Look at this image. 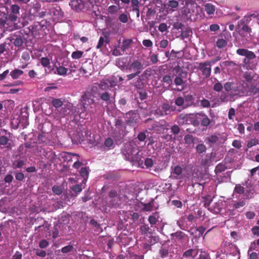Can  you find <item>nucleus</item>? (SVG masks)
<instances>
[{"mask_svg": "<svg viewBox=\"0 0 259 259\" xmlns=\"http://www.w3.org/2000/svg\"><path fill=\"white\" fill-rule=\"evenodd\" d=\"M196 149L197 152L199 154L204 152L206 150V146L203 144H198L196 146Z\"/></svg>", "mask_w": 259, "mask_h": 259, "instance_id": "obj_38", "label": "nucleus"}, {"mask_svg": "<svg viewBox=\"0 0 259 259\" xmlns=\"http://www.w3.org/2000/svg\"><path fill=\"white\" fill-rule=\"evenodd\" d=\"M194 98L192 95L188 94L184 97H179V107L186 108L192 105Z\"/></svg>", "mask_w": 259, "mask_h": 259, "instance_id": "obj_12", "label": "nucleus"}, {"mask_svg": "<svg viewBox=\"0 0 259 259\" xmlns=\"http://www.w3.org/2000/svg\"><path fill=\"white\" fill-rule=\"evenodd\" d=\"M198 253V249H190L186 251L184 254L183 256L181 259H184V257H195Z\"/></svg>", "mask_w": 259, "mask_h": 259, "instance_id": "obj_18", "label": "nucleus"}, {"mask_svg": "<svg viewBox=\"0 0 259 259\" xmlns=\"http://www.w3.org/2000/svg\"><path fill=\"white\" fill-rule=\"evenodd\" d=\"M211 61L206 60L198 63V69L201 72L202 75L206 78L210 77L211 72Z\"/></svg>", "mask_w": 259, "mask_h": 259, "instance_id": "obj_8", "label": "nucleus"}, {"mask_svg": "<svg viewBox=\"0 0 259 259\" xmlns=\"http://www.w3.org/2000/svg\"><path fill=\"white\" fill-rule=\"evenodd\" d=\"M52 104L55 107L59 108L62 105L63 103L61 100L55 99L53 100Z\"/></svg>", "mask_w": 259, "mask_h": 259, "instance_id": "obj_45", "label": "nucleus"}, {"mask_svg": "<svg viewBox=\"0 0 259 259\" xmlns=\"http://www.w3.org/2000/svg\"><path fill=\"white\" fill-rule=\"evenodd\" d=\"M40 63L45 67H48L50 64V60L47 57H42L40 59Z\"/></svg>", "mask_w": 259, "mask_h": 259, "instance_id": "obj_42", "label": "nucleus"}, {"mask_svg": "<svg viewBox=\"0 0 259 259\" xmlns=\"http://www.w3.org/2000/svg\"><path fill=\"white\" fill-rule=\"evenodd\" d=\"M111 90L109 88L107 82L105 81H101L100 83H95L92 88V92L93 96L96 97V95L100 96V98L105 101H108L112 96L110 93ZM115 92H114L113 96H114Z\"/></svg>", "mask_w": 259, "mask_h": 259, "instance_id": "obj_2", "label": "nucleus"}, {"mask_svg": "<svg viewBox=\"0 0 259 259\" xmlns=\"http://www.w3.org/2000/svg\"><path fill=\"white\" fill-rule=\"evenodd\" d=\"M223 89V86L220 82H217L213 85V89L218 92H221Z\"/></svg>", "mask_w": 259, "mask_h": 259, "instance_id": "obj_43", "label": "nucleus"}, {"mask_svg": "<svg viewBox=\"0 0 259 259\" xmlns=\"http://www.w3.org/2000/svg\"><path fill=\"white\" fill-rule=\"evenodd\" d=\"M199 259H210V257L208 253L201 250Z\"/></svg>", "mask_w": 259, "mask_h": 259, "instance_id": "obj_51", "label": "nucleus"}, {"mask_svg": "<svg viewBox=\"0 0 259 259\" xmlns=\"http://www.w3.org/2000/svg\"><path fill=\"white\" fill-rule=\"evenodd\" d=\"M182 2L183 5L181 7V18L184 21L196 19V13L195 10L197 8L196 3H192L188 0H179V3Z\"/></svg>", "mask_w": 259, "mask_h": 259, "instance_id": "obj_3", "label": "nucleus"}, {"mask_svg": "<svg viewBox=\"0 0 259 259\" xmlns=\"http://www.w3.org/2000/svg\"><path fill=\"white\" fill-rule=\"evenodd\" d=\"M11 138V134L4 129H0V145L8 146Z\"/></svg>", "mask_w": 259, "mask_h": 259, "instance_id": "obj_13", "label": "nucleus"}, {"mask_svg": "<svg viewBox=\"0 0 259 259\" xmlns=\"http://www.w3.org/2000/svg\"><path fill=\"white\" fill-rule=\"evenodd\" d=\"M23 43V41L21 37L16 38L14 41V44L16 47L21 46L22 45Z\"/></svg>", "mask_w": 259, "mask_h": 259, "instance_id": "obj_61", "label": "nucleus"}, {"mask_svg": "<svg viewBox=\"0 0 259 259\" xmlns=\"http://www.w3.org/2000/svg\"><path fill=\"white\" fill-rule=\"evenodd\" d=\"M83 52L81 51H76L72 52L71 57L74 59H78L82 57Z\"/></svg>", "mask_w": 259, "mask_h": 259, "instance_id": "obj_33", "label": "nucleus"}, {"mask_svg": "<svg viewBox=\"0 0 259 259\" xmlns=\"http://www.w3.org/2000/svg\"><path fill=\"white\" fill-rule=\"evenodd\" d=\"M219 140V138L215 135H211L208 137H207L205 139V142L207 144H215Z\"/></svg>", "mask_w": 259, "mask_h": 259, "instance_id": "obj_24", "label": "nucleus"}, {"mask_svg": "<svg viewBox=\"0 0 259 259\" xmlns=\"http://www.w3.org/2000/svg\"><path fill=\"white\" fill-rule=\"evenodd\" d=\"M80 176L82 177L83 180L82 182L83 184H85L88 178L89 170L87 167H81L79 171Z\"/></svg>", "mask_w": 259, "mask_h": 259, "instance_id": "obj_21", "label": "nucleus"}, {"mask_svg": "<svg viewBox=\"0 0 259 259\" xmlns=\"http://www.w3.org/2000/svg\"><path fill=\"white\" fill-rule=\"evenodd\" d=\"M80 105L82 107L81 109V111L78 109L75 112L77 113H80V116L83 113V111H87L89 112H93L94 111L95 104L94 100L92 98V95L90 93H85L81 97L80 101Z\"/></svg>", "mask_w": 259, "mask_h": 259, "instance_id": "obj_4", "label": "nucleus"}, {"mask_svg": "<svg viewBox=\"0 0 259 259\" xmlns=\"http://www.w3.org/2000/svg\"><path fill=\"white\" fill-rule=\"evenodd\" d=\"M199 119L195 117H192L190 115H184L182 114L179 115V124H192L194 126H198L200 124Z\"/></svg>", "mask_w": 259, "mask_h": 259, "instance_id": "obj_9", "label": "nucleus"}, {"mask_svg": "<svg viewBox=\"0 0 259 259\" xmlns=\"http://www.w3.org/2000/svg\"><path fill=\"white\" fill-rule=\"evenodd\" d=\"M123 79L122 77L118 75H112L108 79H103L102 81H105L109 85V88L111 89L117 85L118 83Z\"/></svg>", "mask_w": 259, "mask_h": 259, "instance_id": "obj_14", "label": "nucleus"}, {"mask_svg": "<svg viewBox=\"0 0 259 259\" xmlns=\"http://www.w3.org/2000/svg\"><path fill=\"white\" fill-rule=\"evenodd\" d=\"M124 59L123 58L119 59L116 61V65L121 69H124L125 65H124Z\"/></svg>", "mask_w": 259, "mask_h": 259, "instance_id": "obj_62", "label": "nucleus"}, {"mask_svg": "<svg viewBox=\"0 0 259 259\" xmlns=\"http://www.w3.org/2000/svg\"><path fill=\"white\" fill-rule=\"evenodd\" d=\"M211 162V161L210 157L206 156L205 158L202 159L201 164L203 166H206L208 165Z\"/></svg>", "mask_w": 259, "mask_h": 259, "instance_id": "obj_44", "label": "nucleus"}, {"mask_svg": "<svg viewBox=\"0 0 259 259\" xmlns=\"http://www.w3.org/2000/svg\"><path fill=\"white\" fill-rule=\"evenodd\" d=\"M212 199L211 198V196H207L205 199L204 205L205 207H207L209 209V207H211L212 206Z\"/></svg>", "mask_w": 259, "mask_h": 259, "instance_id": "obj_39", "label": "nucleus"}, {"mask_svg": "<svg viewBox=\"0 0 259 259\" xmlns=\"http://www.w3.org/2000/svg\"><path fill=\"white\" fill-rule=\"evenodd\" d=\"M192 33V31L190 28H187L185 30L182 31L181 36L182 39L188 37L190 33Z\"/></svg>", "mask_w": 259, "mask_h": 259, "instance_id": "obj_41", "label": "nucleus"}, {"mask_svg": "<svg viewBox=\"0 0 259 259\" xmlns=\"http://www.w3.org/2000/svg\"><path fill=\"white\" fill-rule=\"evenodd\" d=\"M125 121L131 126H135L139 119V114L135 111H131L126 113Z\"/></svg>", "mask_w": 259, "mask_h": 259, "instance_id": "obj_10", "label": "nucleus"}, {"mask_svg": "<svg viewBox=\"0 0 259 259\" xmlns=\"http://www.w3.org/2000/svg\"><path fill=\"white\" fill-rule=\"evenodd\" d=\"M258 144V140L257 139H256V138L252 139L247 142V147L248 148H250Z\"/></svg>", "mask_w": 259, "mask_h": 259, "instance_id": "obj_35", "label": "nucleus"}, {"mask_svg": "<svg viewBox=\"0 0 259 259\" xmlns=\"http://www.w3.org/2000/svg\"><path fill=\"white\" fill-rule=\"evenodd\" d=\"M118 8L117 6L114 5L110 6L108 7V11L111 14H115L117 12Z\"/></svg>", "mask_w": 259, "mask_h": 259, "instance_id": "obj_46", "label": "nucleus"}, {"mask_svg": "<svg viewBox=\"0 0 259 259\" xmlns=\"http://www.w3.org/2000/svg\"><path fill=\"white\" fill-rule=\"evenodd\" d=\"M144 209L146 211H151L153 209V202L144 204Z\"/></svg>", "mask_w": 259, "mask_h": 259, "instance_id": "obj_59", "label": "nucleus"}, {"mask_svg": "<svg viewBox=\"0 0 259 259\" xmlns=\"http://www.w3.org/2000/svg\"><path fill=\"white\" fill-rule=\"evenodd\" d=\"M53 191L56 195H60L62 192V188L60 186H54L53 187Z\"/></svg>", "mask_w": 259, "mask_h": 259, "instance_id": "obj_55", "label": "nucleus"}, {"mask_svg": "<svg viewBox=\"0 0 259 259\" xmlns=\"http://www.w3.org/2000/svg\"><path fill=\"white\" fill-rule=\"evenodd\" d=\"M168 134L172 133L171 135H167L165 137V139L167 141L169 140H175L177 137L178 134V126L174 125L170 129H167Z\"/></svg>", "mask_w": 259, "mask_h": 259, "instance_id": "obj_16", "label": "nucleus"}, {"mask_svg": "<svg viewBox=\"0 0 259 259\" xmlns=\"http://www.w3.org/2000/svg\"><path fill=\"white\" fill-rule=\"evenodd\" d=\"M234 83L231 82H227L224 84V89L227 92L233 89Z\"/></svg>", "mask_w": 259, "mask_h": 259, "instance_id": "obj_52", "label": "nucleus"}, {"mask_svg": "<svg viewBox=\"0 0 259 259\" xmlns=\"http://www.w3.org/2000/svg\"><path fill=\"white\" fill-rule=\"evenodd\" d=\"M153 164V160L151 158H147L145 159L144 163L143 162V165L144 168H148L151 167Z\"/></svg>", "mask_w": 259, "mask_h": 259, "instance_id": "obj_37", "label": "nucleus"}, {"mask_svg": "<svg viewBox=\"0 0 259 259\" xmlns=\"http://www.w3.org/2000/svg\"><path fill=\"white\" fill-rule=\"evenodd\" d=\"M236 53L239 56L245 57L243 59V63L246 66L247 68L252 69L255 67L254 65H251V62H250L251 60L256 58L255 54L252 51L246 49H238L236 50Z\"/></svg>", "mask_w": 259, "mask_h": 259, "instance_id": "obj_7", "label": "nucleus"}, {"mask_svg": "<svg viewBox=\"0 0 259 259\" xmlns=\"http://www.w3.org/2000/svg\"><path fill=\"white\" fill-rule=\"evenodd\" d=\"M232 146L237 149H240L241 147V141L238 140H234L232 142Z\"/></svg>", "mask_w": 259, "mask_h": 259, "instance_id": "obj_60", "label": "nucleus"}, {"mask_svg": "<svg viewBox=\"0 0 259 259\" xmlns=\"http://www.w3.org/2000/svg\"><path fill=\"white\" fill-rule=\"evenodd\" d=\"M247 93L249 96H253L259 93V88L254 85H251L248 88Z\"/></svg>", "mask_w": 259, "mask_h": 259, "instance_id": "obj_22", "label": "nucleus"}, {"mask_svg": "<svg viewBox=\"0 0 259 259\" xmlns=\"http://www.w3.org/2000/svg\"><path fill=\"white\" fill-rule=\"evenodd\" d=\"M244 183L236 184L233 191L234 193L239 195L244 194V196L247 199L252 198L255 193V190L252 187V184L245 182V188L244 187Z\"/></svg>", "mask_w": 259, "mask_h": 259, "instance_id": "obj_5", "label": "nucleus"}, {"mask_svg": "<svg viewBox=\"0 0 259 259\" xmlns=\"http://www.w3.org/2000/svg\"><path fill=\"white\" fill-rule=\"evenodd\" d=\"M104 144L106 147L110 148L113 144V140L110 138H107L105 141Z\"/></svg>", "mask_w": 259, "mask_h": 259, "instance_id": "obj_58", "label": "nucleus"}, {"mask_svg": "<svg viewBox=\"0 0 259 259\" xmlns=\"http://www.w3.org/2000/svg\"><path fill=\"white\" fill-rule=\"evenodd\" d=\"M73 250V246L71 245H66L61 248V252L63 253L71 252Z\"/></svg>", "mask_w": 259, "mask_h": 259, "instance_id": "obj_34", "label": "nucleus"}, {"mask_svg": "<svg viewBox=\"0 0 259 259\" xmlns=\"http://www.w3.org/2000/svg\"><path fill=\"white\" fill-rule=\"evenodd\" d=\"M19 10H20V8L17 5H13L11 6V10H12L13 14H19Z\"/></svg>", "mask_w": 259, "mask_h": 259, "instance_id": "obj_63", "label": "nucleus"}, {"mask_svg": "<svg viewBox=\"0 0 259 259\" xmlns=\"http://www.w3.org/2000/svg\"><path fill=\"white\" fill-rule=\"evenodd\" d=\"M126 69L127 72H133L139 74L143 69V66L140 61L135 60L126 67Z\"/></svg>", "mask_w": 259, "mask_h": 259, "instance_id": "obj_11", "label": "nucleus"}, {"mask_svg": "<svg viewBox=\"0 0 259 259\" xmlns=\"http://www.w3.org/2000/svg\"><path fill=\"white\" fill-rule=\"evenodd\" d=\"M49 242L45 239L41 240L39 242V247L40 248H46L49 246Z\"/></svg>", "mask_w": 259, "mask_h": 259, "instance_id": "obj_50", "label": "nucleus"}, {"mask_svg": "<svg viewBox=\"0 0 259 259\" xmlns=\"http://www.w3.org/2000/svg\"><path fill=\"white\" fill-rule=\"evenodd\" d=\"M159 253L162 257H165L168 254V250L165 246H162L160 251Z\"/></svg>", "mask_w": 259, "mask_h": 259, "instance_id": "obj_49", "label": "nucleus"}, {"mask_svg": "<svg viewBox=\"0 0 259 259\" xmlns=\"http://www.w3.org/2000/svg\"><path fill=\"white\" fill-rule=\"evenodd\" d=\"M246 205V202L244 200H240L239 201H235L233 204V207L234 209H238L240 207H243Z\"/></svg>", "mask_w": 259, "mask_h": 259, "instance_id": "obj_29", "label": "nucleus"}, {"mask_svg": "<svg viewBox=\"0 0 259 259\" xmlns=\"http://www.w3.org/2000/svg\"><path fill=\"white\" fill-rule=\"evenodd\" d=\"M196 118L200 120V124L202 126L207 127L210 125L211 120L203 112L198 113L196 114Z\"/></svg>", "mask_w": 259, "mask_h": 259, "instance_id": "obj_15", "label": "nucleus"}, {"mask_svg": "<svg viewBox=\"0 0 259 259\" xmlns=\"http://www.w3.org/2000/svg\"><path fill=\"white\" fill-rule=\"evenodd\" d=\"M83 184L82 183L80 185L77 184L73 186L72 188V190L75 193H79L81 191L82 188L84 187Z\"/></svg>", "mask_w": 259, "mask_h": 259, "instance_id": "obj_40", "label": "nucleus"}, {"mask_svg": "<svg viewBox=\"0 0 259 259\" xmlns=\"http://www.w3.org/2000/svg\"><path fill=\"white\" fill-rule=\"evenodd\" d=\"M185 142L187 144H191L194 142V138L192 135H187L184 138Z\"/></svg>", "mask_w": 259, "mask_h": 259, "instance_id": "obj_47", "label": "nucleus"}, {"mask_svg": "<svg viewBox=\"0 0 259 259\" xmlns=\"http://www.w3.org/2000/svg\"><path fill=\"white\" fill-rule=\"evenodd\" d=\"M35 252L36 255L41 257H45L47 255L46 252L45 250L39 249H35Z\"/></svg>", "mask_w": 259, "mask_h": 259, "instance_id": "obj_48", "label": "nucleus"}, {"mask_svg": "<svg viewBox=\"0 0 259 259\" xmlns=\"http://www.w3.org/2000/svg\"><path fill=\"white\" fill-rule=\"evenodd\" d=\"M178 6V2L175 1H170L168 3V7L167 8L168 12L173 11V8H176Z\"/></svg>", "mask_w": 259, "mask_h": 259, "instance_id": "obj_31", "label": "nucleus"}, {"mask_svg": "<svg viewBox=\"0 0 259 259\" xmlns=\"http://www.w3.org/2000/svg\"><path fill=\"white\" fill-rule=\"evenodd\" d=\"M67 71V68L62 66H59V67H56V70L55 71V73L59 75L65 76L66 75Z\"/></svg>", "mask_w": 259, "mask_h": 259, "instance_id": "obj_25", "label": "nucleus"}, {"mask_svg": "<svg viewBox=\"0 0 259 259\" xmlns=\"http://www.w3.org/2000/svg\"><path fill=\"white\" fill-rule=\"evenodd\" d=\"M172 170L171 172V176L177 178L178 177V165L172 166Z\"/></svg>", "mask_w": 259, "mask_h": 259, "instance_id": "obj_54", "label": "nucleus"}, {"mask_svg": "<svg viewBox=\"0 0 259 259\" xmlns=\"http://www.w3.org/2000/svg\"><path fill=\"white\" fill-rule=\"evenodd\" d=\"M205 10L209 15H213L215 11V6L211 3H206L204 5Z\"/></svg>", "mask_w": 259, "mask_h": 259, "instance_id": "obj_19", "label": "nucleus"}, {"mask_svg": "<svg viewBox=\"0 0 259 259\" xmlns=\"http://www.w3.org/2000/svg\"><path fill=\"white\" fill-rule=\"evenodd\" d=\"M119 20L122 23H125L128 21V17L125 14H121L119 16Z\"/></svg>", "mask_w": 259, "mask_h": 259, "instance_id": "obj_57", "label": "nucleus"}, {"mask_svg": "<svg viewBox=\"0 0 259 259\" xmlns=\"http://www.w3.org/2000/svg\"><path fill=\"white\" fill-rule=\"evenodd\" d=\"M255 18L256 15L254 14L245 16L238 22V26L242 27L243 26L247 25L251 20L252 17Z\"/></svg>", "mask_w": 259, "mask_h": 259, "instance_id": "obj_17", "label": "nucleus"}, {"mask_svg": "<svg viewBox=\"0 0 259 259\" xmlns=\"http://www.w3.org/2000/svg\"><path fill=\"white\" fill-rule=\"evenodd\" d=\"M61 157L65 158V160L70 161L72 159V157H76L78 159V155L75 154H71L69 153H63L61 154Z\"/></svg>", "mask_w": 259, "mask_h": 259, "instance_id": "obj_27", "label": "nucleus"}, {"mask_svg": "<svg viewBox=\"0 0 259 259\" xmlns=\"http://www.w3.org/2000/svg\"><path fill=\"white\" fill-rule=\"evenodd\" d=\"M251 231L254 235L259 236V226H256L251 229Z\"/></svg>", "mask_w": 259, "mask_h": 259, "instance_id": "obj_64", "label": "nucleus"}, {"mask_svg": "<svg viewBox=\"0 0 259 259\" xmlns=\"http://www.w3.org/2000/svg\"><path fill=\"white\" fill-rule=\"evenodd\" d=\"M200 105L202 107L204 108H207L210 107V102L206 99H203L200 102Z\"/></svg>", "mask_w": 259, "mask_h": 259, "instance_id": "obj_56", "label": "nucleus"}, {"mask_svg": "<svg viewBox=\"0 0 259 259\" xmlns=\"http://www.w3.org/2000/svg\"><path fill=\"white\" fill-rule=\"evenodd\" d=\"M23 74V71L19 69H15L10 72V75L13 79L19 78Z\"/></svg>", "mask_w": 259, "mask_h": 259, "instance_id": "obj_20", "label": "nucleus"}, {"mask_svg": "<svg viewBox=\"0 0 259 259\" xmlns=\"http://www.w3.org/2000/svg\"><path fill=\"white\" fill-rule=\"evenodd\" d=\"M134 197L130 198L126 196L122 195L121 196L118 195L117 192L114 190L111 191L109 193V196L106 201V205L107 207H118L121 203L122 201L125 200V198L133 199Z\"/></svg>", "mask_w": 259, "mask_h": 259, "instance_id": "obj_6", "label": "nucleus"}, {"mask_svg": "<svg viewBox=\"0 0 259 259\" xmlns=\"http://www.w3.org/2000/svg\"><path fill=\"white\" fill-rule=\"evenodd\" d=\"M70 5L72 7H74L76 10L82 8L81 5L79 4L76 1H72L70 3Z\"/></svg>", "mask_w": 259, "mask_h": 259, "instance_id": "obj_53", "label": "nucleus"}, {"mask_svg": "<svg viewBox=\"0 0 259 259\" xmlns=\"http://www.w3.org/2000/svg\"><path fill=\"white\" fill-rule=\"evenodd\" d=\"M137 141L136 140L135 142ZM134 143L135 142L126 144L122 150V153L126 160L134 162L133 164H137L139 167L144 168L143 160H142V153L136 149Z\"/></svg>", "mask_w": 259, "mask_h": 259, "instance_id": "obj_1", "label": "nucleus"}, {"mask_svg": "<svg viewBox=\"0 0 259 259\" xmlns=\"http://www.w3.org/2000/svg\"><path fill=\"white\" fill-rule=\"evenodd\" d=\"M227 166L225 164L220 163L218 164L215 168V172L217 175L224 171L227 169Z\"/></svg>", "mask_w": 259, "mask_h": 259, "instance_id": "obj_26", "label": "nucleus"}, {"mask_svg": "<svg viewBox=\"0 0 259 259\" xmlns=\"http://www.w3.org/2000/svg\"><path fill=\"white\" fill-rule=\"evenodd\" d=\"M24 164V161L21 159L15 160L13 164V168H17L22 167Z\"/></svg>", "mask_w": 259, "mask_h": 259, "instance_id": "obj_36", "label": "nucleus"}, {"mask_svg": "<svg viewBox=\"0 0 259 259\" xmlns=\"http://www.w3.org/2000/svg\"><path fill=\"white\" fill-rule=\"evenodd\" d=\"M162 108L164 115L169 114L172 111V108L167 104H163L162 106Z\"/></svg>", "mask_w": 259, "mask_h": 259, "instance_id": "obj_28", "label": "nucleus"}, {"mask_svg": "<svg viewBox=\"0 0 259 259\" xmlns=\"http://www.w3.org/2000/svg\"><path fill=\"white\" fill-rule=\"evenodd\" d=\"M155 108L154 107H153L152 108V109L151 111V114H153L157 115H159V116L164 115L162 108H157V109H155Z\"/></svg>", "mask_w": 259, "mask_h": 259, "instance_id": "obj_32", "label": "nucleus"}, {"mask_svg": "<svg viewBox=\"0 0 259 259\" xmlns=\"http://www.w3.org/2000/svg\"><path fill=\"white\" fill-rule=\"evenodd\" d=\"M212 205L211 207H209V210L214 213H219L222 209L221 203L219 202H215L214 204Z\"/></svg>", "mask_w": 259, "mask_h": 259, "instance_id": "obj_23", "label": "nucleus"}, {"mask_svg": "<svg viewBox=\"0 0 259 259\" xmlns=\"http://www.w3.org/2000/svg\"><path fill=\"white\" fill-rule=\"evenodd\" d=\"M216 45L219 49H222L227 46V42L223 38L219 39L216 42Z\"/></svg>", "mask_w": 259, "mask_h": 259, "instance_id": "obj_30", "label": "nucleus"}]
</instances>
